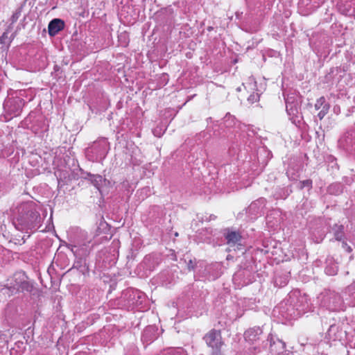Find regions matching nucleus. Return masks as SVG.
<instances>
[{
  "instance_id": "1",
  "label": "nucleus",
  "mask_w": 355,
  "mask_h": 355,
  "mask_svg": "<svg viewBox=\"0 0 355 355\" xmlns=\"http://www.w3.org/2000/svg\"><path fill=\"white\" fill-rule=\"evenodd\" d=\"M17 212L19 215L13 224L19 230H32L37 227L41 222L40 214L33 202L21 204L17 208Z\"/></svg>"
},
{
  "instance_id": "2",
  "label": "nucleus",
  "mask_w": 355,
  "mask_h": 355,
  "mask_svg": "<svg viewBox=\"0 0 355 355\" xmlns=\"http://www.w3.org/2000/svg\"><path fill=\"white\" fill-rule=\"evenodd\" d=\"M320 304L331 311H345L346 304L343 297L334 291H325L319 296Z\"/></svg>"
},
{
  "instance_id": "3",
  "label": "nucleus",
  "mask_w": 355,
  "mask_h": 355,
  "mask_svg": "<svg viewBox=\"0 0 355 355\" xmlns=\"http://www.w3.org/2000/svg\"><path fill=\"white\" fill-rule=\"evenodd\" d=\"M291 300V309H288V315L295 318L306 312L309 310V302L307 296L300 295L299 291H294L289 295Z\"/></svg>"
},
{
  "instance_id": "4",
  "label": "nucleus",
  "mask_w": 355,
  "mask_h": 355,
  "mask_svg": "<svg viewBox=\"0 0 355 355\" xmlns=\"http://www.w3.org/2000/svg\"><path fill=\"white\" fill-rule=\"evenodd\" d=\"M24 103V101L20 97L11 98L5 101L3 108L9 114L17 116L21 112Z\"/></svg>"
},
{
  "instance_id": "5",
  "label": "nucleus",
  "mask_w": 355,
  "mask_h": 355,
  "mask_svg": "<svg viewBox=\"0 0 355 355\" xmlns=\"http://www.w3.org/2000/svg\"><path fill=\"white\" fill-rule=\"evenodd\" d=\"M204 340L209 347L216 350H219L223 344L220 331L215 329H212L207 333L205 336Z\"/></svg>"
},
{
  "instance_id": "6",
  "label": "nucleus",
  "mask_w": 355,
  "mask_h": 355,
  "mask_svg": "<svg viewBox=\"0 0 355 355\" xmlns=\"http://www.w3.org/2000/svg\"><path fill=\"white\" fill-rule=\"evenodd\" d=\"M108 148L109 147L107 141L106 139L103 138L97 141L94 142L88 150L95 153L96 159H102L105 157L108 151Z\"/></svg>"
},
{
  "instance_id": "7",
  "label": "nucleus",
  "mask_w": 355,
  "mask_h": 355,
  "mask_svg": "<svg viewBox=\"0 0 355 355\" xmlns=\"http://www.w3.org/2000/svg\"><path fill=\"white\" fill-rule=\"evenodd\" d=\"M64 22L60 19H52L48 26L49 35L51 37L56 35L60 31L64 29Z\"/></svg>"
},
{
  "instance_id": "8",
  "label": "nucleus",
  "mask_w": 355,
  "mask_h": 355,
  "mask_svg": "<svg viewBox=\"0 0 355 355\" xmlns=\"http://www.w3.org/2000/svg\"><path fill=\"white\" fill-rule=\"evenodd\" d=\"M262 329L260 327H253L248 329L244 336L247 341L254 343L259 339L260 336L262 334Z\"/></svg>"
},
{
  "instance_id": "9",
  "label": "nucleus",
  "mask_w": 355,
  "mask_h": 355,
  "mask_svg": "<svg viewBox=\"0 0 355 355\" xmlns=\"http://www.w3.org/2000/svg\"><path fill=\"white\" fill-rule=\"evenodd\" d=\"M225 237L227 240V243L230 246L235 245L236 244L240 245V241L241 239V236L238 232L236 231H230L227 230V232L225 234Z\"/></svg>"
},
{
  "instance_id": "10",
  "label": "nucleus",
  "mask_w": 355,
  "mask_h": 355,
  "mask_svg": "<svg viewBox=\"0 0 355 355\" xmlns=\"http://www.w3.org/2000/svg\"><path fill=\"white\" fill-rule=\"evenodd\" d=\"M346 293L349 295L347 300L349 306H355V284H352L347 288Z\"/></svg>"
},
{
  "instance_id": "11",
  "label": "nucleus",
  "mask_w": 355,
  "mask_h": 355,
  "mask_svg": "<svg viewBox=\"0 0 355 355\" xmlns=\"http://www.w3.org/2000/svg\"><path fill=\"white\" fill-rule=\"evenodd\" d=\"M338 272V266L332 260H329L325 268V272L328 275H335Z\"/></svg>"
},
{
  "instance_id": "12",
  "label": "nucleus",
  "mask_w": 355,
  "mask_h": 355,
  "mask_svg": "<svg viewBox=\"0 0 355 355\" xmlns=\"http://www.w3.org/2000/svg\"><path fill=\"white\" fill-rule=\"evenodd\" d=\"M90 180L92 181V184L97 189H98L104 181V179L101 175H90Z\"/></svg>"
},
{
  "instance_id": "13",
  "label": "nucleus",
  "mask_w": 355,
  "mask_h": 355,
  "mask_svg": "<svg viewBox=\"0 0 355 355\" xmlns=\"http://www.w3.org/2000/svg\"><path fill=\"white\" fill-rule=\"evenodd\" d=\"M270 340V350L272 352H273L275 350V348H279L280 351H283L284 349V343H283L282 341L278 340L277 343L275 341H272V338H268Z\"/></svg>"
},
{
  "instance_id": "14",
  "label": "nucleus",
  "mask_w": 355,
  "mask_h": 355,
  "mask_svg": "<svg viewBox=\"0 0 355 355\" xmlns=\"http://www.w3.org/2000/svg\"><path fill=\"white\" fill-rule=\"evenodd\" d=\"M343 230L344 227L343 225H336V229L334 232V237L337 241H340L343 237Z\"/></svg>"
},
{
  "instance_id": "15",
  "label": "nucleus",
  "mask_w": 355,
  "mask_h": 355,
  "mask_svg": "<svg viewBox=\"0 0 355 355\" xmlns=\"http://www.w3.org/2000/svg\"><path fill=\"white\" fill-rule=\"evenodd\" d=\"M338 329V327L335 324H332L329 326V328L327 331V335L329 338H336L335 334Z\"/></svg>"
},
{
  "instance_id": "16",
  "label": "nucleus",
  "mask_w": 355,
  "mask_h": 355,
  "mask_svg": "<svg viewBox=\"0 0 355 355\" xmlns=\"http://www.w3.org/2000/svg\"><path fill=\"white\" fill-rule=\"evenodd\" d=\"M329 105H324L323 107L321 109V110L318 114V117L322 120L324 116L328 113L329 110Z\"/></svg>"
},
{
  "instance_id": "17",
  "label": "nucleus",
  "mask_w": 355,
  "mask_h": 355,
  "mask_svg": "<svg viewBox=\"0 0 355 355\" xmlns=\"http://www.w3.org/2000/svg\"><path fill=\"white\" fill-rule=\"evenodd\" d=\"M324 105H328V104L326 103V100H325L324 97L322 96L316 101V103L315 104V108L316 110L322 109Z\"/></svg>"
},
{
  "instance_id": "18",
  "label": "nucleus",
  "mask_w": 355,
  "mask_h": 355,
  "mask_svg": "<svg viewBox=\"0 0 355 355\" xmlns=\"http://www.w3.org/2000/svg\"><path fill=\"white\" fill-rule=\"evenodd\" d=\"M259 99V95L257 93H252L248 98V101L250 103H254V102L258 101Z\"/></svg>"
},
{
  "instance_id": "19",
  "label": "nucleus",
  "mask_w": 355,
  "mask_h": 355,
  "mask_svg": "<svg viewBox=\"0 0 355 355\" xmlns=\"http://www.w3.org/2000/svg\"><path fill=\"white\" fill-rule=\"evenodd\" d=\"M21 15V10L19 9L17 10L12 15L10 18V21L12 24L15 23Z\"/></svg>"
},
{
  "instance_id": "20",
  "label": "nucleus",
  "mask_w": 355,
  "mask_h": 355,
  "mask_svg": "<svg viewBox=\"0 0 355 355\" xmlns=\"http://www.w3.org/2000/svg\"><path fill=\"white\" fill-rule=\"evenodd\" d=\"M308 187L311 189L312 187V181L311 180H306L300 182V189Z\"/></svg>"
},
{
  "instance_id": "21",
  "label": "nucleus",
  "mask_w": 355,
  "mask_h": 355,
  "mask_svg": "<svg viewBox=\"0 0 355 355\" xmlns=\"http://www.w3.org/2000/svg\"><path fill=\"white\" fill-rule=\"evenodd\" d=\"M153 330V327H147L144 333H143V336H142V338L144 340H150V339H148V334Z\"/></svg>"
},
{
  "instance_id": "22",
  "label": "nucleus",
  "mask_w": 355,
  "mask_h": 355,
  "mask_svg": "<svg viewBox=\"0 0 355 355\" xmlns=\"http://www.w3.org/2000/svg\"><path fill=\"white\" fill-rule=\"evenodd\" d=\"M258 203H259V201L252 202L250 205V207H248L249 212H250V211H256Z\"/></svg>"
},
{
  "instance_id": "23",
  "label": "nucleus",
  "mask_w": 355,
  "mask_h": 355,
  "mask_svg": "<svg viewBox=\"0 0 355 355\" xmlns=\"http://www.w3.org/2000/svg\"><path fill=\"white\" fill-rule=\"evenodd\" d=\"M83 245L85 246V248H80L79 249L80 251H82L80 253L82 255H85L91 250V248L89 245H86L85 244H83Z\"/></svg>"
},
{
  "instance_id": "24",
  "label": "nucleus",
  "mask_w": 355,
  "mask_h": 355,
  "mask_svg": "<svg viewBox=\"0 0 355 355\" xmlns=\"http://www.w3.org/2000/svg\"><path fill=\"white\" fill-rule=\"evenodd\" d=\"M173 355H186L185 352L182 348H178L176 349L173 350Z\"/></svg>"
},
{
  "instance_id": "25",
  "label": "nucleus",
  "mask_w": 355,
  "mask_h": 355,
  "mask_svg": "<svg viewBox=\"0 0 355 355\" xmlns=\"http://www.w3.org/2000/svg\"><path fill=\"white\" fill-rule=\"evenodd\" d=\"M13 290L14 289H11V288H3L1 289V292L3 293V294H7L8 295H10L13 293Z\"/></svg>"
},
{
  "instance_id": "26",
  "label": "nucleus",
  "mask_w": 355,
  "mask_h": 355,
  "mask_svg": "<svg viewBox=\"0 0 355 355\" xmlns=\"http://www.w3.org/2000/svg\"><path fill=\"white\" fill-rule=\"evenodd\" d=\"M342 246L348 252H351L352 251V248L345 241L343 242Z\"/></svg>"
},
{
  "instance_id": "27",
  "label": "nucleus",
  "mask_w": 355,
  "mask_h": 355,
  "mask_svg": "<svg viewBox=\"0 0 355 355\" xmlns=\"http://www.w3.org/2000/svg\"><path fill=\"white\" fill-rule=\"evenodd\" d=\"M6 38H7L6 33H3L2 37L0 38L1 42V43H6V42H5V39Z\"/></svg>"
},
{
  "instance_id": "28",
  "label": "nucleus",
  "mask_w": 355,
  "mask_h": 355,
  "mask_svg": "<svg viewBox=\"0 0 355 355\" xmlns=\"http://www.w3.org/2000/svg\"><path fill=\"white\" fill-rule=\"evenodd\" d=\"M21 286H22V290L26 289V290L28 291V283H26V282L22 283Z\"/></svg>"
},
{
  "instance_id": "29",
  "label": "nucleus",
  "mask_w": 355,
  "mask_h": 355,
  "mask_svg": "<svg viewBox=\"0 0 355 355\" xmlns=\"http://www.w3.org/2000/svg\"><path fill=\"white\" fill-rule=\"evenodd\" d=\"M211 355H221L219 350H216V352H214Z\"/></svg>"
}]
</instances>
